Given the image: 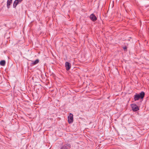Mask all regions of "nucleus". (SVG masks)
<instances>
[{
	"instance_id": "f257e3e1",
	"label": "nucleus",
	"mask_w": 149,
	"mask_h": 149,
	"mask_svg": "<svg viewBox=\"0 0 149 149\" xmlns=\"http://www.w3.org/2000/svg\"><path fill=\"white\" fill-rule=\"evenodd\" d=\"M145 95V93L141 91L139 94H136L134 96V100L135 101L138 100L140 98L143 99Z\"/></svg>"
},
{
	"instance_id": "f03ea898",
	"label": "nucleus",
	"mask_w": 149,
	"mask_h": 149,
	"mask_svg": "<svg viewBox=\"0 0 149 149\" xmlns=\"http://www.w3.org/2000/svg\"><path fill=\"white\" fill-rule=\"evenodd\" d=\"M23 0H15L13 3V8H15L18 4L20 3Z\"/></svg>"
},
{
	"instance_id": "7ed1b4c3",
	"label": "nucleus",
	"mask_w": 149,
	"mask_h": 149,
	"mask_svg": "<svg viewBox=\"0 0 149 149\" xmlns=\"http://www.w3.org/2000/svg\"><path fill=\"white\" fill-rule=\"evenodd\" d=\"M71 148V145L70 144L66 143L63 145L60 149H70Z\"/></svg>"
},
{
	"instance_id": "20e7f679",
	"label": "nucleus",
	"mask_w": 149,
	"mask_h": 149,
	"mask_svg": "<svg viewBox=\"0 0 149 149\" xmlns=\"http://www.w3.org/2000/svg\"><path fill=\"white\" fill-rule=\"evenodd\" d=\"M132 110L134 111H136L139 110V108L136 104H132L131 105Z\"/></svg>"
},
{
	"instance_id": "39448f33",
	"label": "nucleus",
	"mask_w": 149,
	"mask_h": 149,
	"mask_svg": "<svg viewBox=\"0 0 149 149\" xmlns=\"http://www.w3.org/2000/svg\"><path fill=\"white\" fill-rule=\"evenodd\" d=\"M68 122L69 123H72L73 122V115L72 113H70L68 117Z\"/></svg>"
},
{
	"instance_id": "423d86ee",
	"label": "nucleus",
	"mask_w": 149,
	"mask_h": 149,
	"mask_svg": "<svg viewBox=\"0 0 149 149\" xmlns=\"http://www.w3.org/2000/svg\"><path fill=\"white\" fill-rule=\"evenodd\" d=\"M90 18L91 20L93 22L95 21L97 19L96 17L93 14H92L90 15Z\"/></svg>"
},
{
	"instance_id": "0eeeda50",
	"label": "nucleus",
	"mask_w": 149,
	"mask_h": 149,
	"mask_svg": "<svg viewBox=\"0 0 149 149\" xmlns=\"http://www.w3.org/2000/svg\"><path fill=\"white\" fill-rule=\"evenodd\" d=\"M65 66L66 70L67 71L69 70L71 68V64L70 63L68 62H66L65 63Z\"/></svg>"
},
{
	"instance_id": "6e6552de",
	"label": "nucleus",
	"mask_w": 149,
	"mask_h": 149,
	"mask_svg": "<svg viewBox=\"0 0 149 149\" xmlns=\"http://www.w3.org/2000/svg\"><path fill=\"white\" fill-rule=\"evenodd\" d=\"M13 0H8L7 3V7L8 8H9L10 6L12 3Z\"/></svg>"
},
{
	"instance_id": "1a4fd4ad",
	"label": "nucleus",
	"mask_w": 149,
	"mask_h": 149,
	"mask_svg": "<svg viewBox=\"0 0 149 149\" xmlns=\"http://www.w3.org/2000/svg\"><path fill=\"white\" fill-rule=\"evenodd\" d=\"M39 62V60L38 59H37L35 61H33V62L31 63V65H35L38 63Z\"/></svg>"
},
{
	"instance_id": "9d476101",
	"label": "nucleus",
	"mask_w": 149,
	"mask_h": 149,
	"mask_svg": "<svg viewBox=\"0 0 149 149\" xmlns=\"http://www.w3.org/2000/svg\"><path fill=\"white\" fill-rule=\"evenodd\" d=\"M6 62L4 60H2L0 62V64L2 66H4Z\"/></svg>"
},
{
	"instance_id": "9b49d317",
	"label": "nucleus",
	"mask_w": 149,
	"mask_h": 149,
	"mask_svg": "<svg viewBox=\"0 0 149 149\" xmlns=\"http://www.w3.org/2000/svg\"><path fill=\"white\" fill-rule=\"evenodd\" d=\"M123 49L124 50L125 49H127V47H123Z\"/></svg>"
}]
</instances>
